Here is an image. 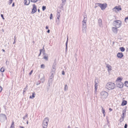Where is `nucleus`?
I'll return each mask as SVG.
<instances>
[{
	"label": "nucleus",
	"instance_id": "1",
	"mask_svg": "<svg viewBox=\"0 0 128 128\" xmlns=\"http://www.w3.org/2000/svg\"><path fill=\"white\" fill-rule=\"evenodd\" d=\"M123 78L122 77H118L116 81V86L120 88H122L124 86V84L122 82Z\"/></svg>",
	"mask_w": 128,
	"mask_h": 128
},
{
	"label": "nucleus",
	"instance_id": "2",
	"mask_svg": "<svg viewBox=\"0 0 128 128\" xmlns=\"http://www.w3.org/2000/svg\"><path fill=\"white\" fill-rule=\"evenodd\" d=\"M115 87L114 83L111 82L108 83L106 85V88L109 90L113 89Z\"/></svg>",
	"mask_w": 128,
	"mask_h": 128
},
{
	"label": "nucleus",
	"instance_id": "3",
	"mask_svg": "<svg viewBox=\"0 0 128 128\" xmlns=\"http://www.w3.org/2000/svg\"><path fill=\"white\" fill-rule=\"evenodd\" d=\"M114 23L116 27L119 28L121 26L122 22L120 20H116L114 21Z\"/></svg>",
	"mask_w": 128,
	"mask_h": 128
},
{
	"label": "nucleus",
	"instance_id": "4",
	"mask_svg": "<svg viewBox=\"0 0 128 128\" xmlns=\"http://www.w3.org/2000/svg\"><path fill=\"white\" fill-rule=\"evenodd\" d=\"M49 122V119L48 118H45L44 120L43 123V128H46L48 125V122Z\"/></svg>",
	"mask_w": 128,
	"mask_h": 128
},
{
	"label": "nucleus",
	"instance_id": "5",
	"mask_svg": "<svg viewBox=\"0 0 128 128\" xmlns=\"http://www.w3.org/2000/svg\"><path fill=\"white\" fill-rule=\"evenodd\" d=\"M97 4L100 6L102 10H104L107 7V4L106 3L101 4L99 3H98Z\"/></svg>",
	"mask_w": 128,
	"mask_h": 128
},
{
	"label": "nucleus",
	"instance_id": "6",
	"mask_svg": "<svg viewBox=\"0 0 128 128\" xmlns=\"http://www.w3.org/2000/svg\"><path fill=\"white\" fill-rule=\"evenodd\" d=\"M108 94V92L105 91H102L101 93V97L103 98H107Z\"/></svg>",
	"mask_w": 128,
	"mask_h": 128
},
{
	"label": "nucleus",
	"instance_id": "7",
	"mask_svg": "<svg viewBox=\"0 0 128 128\" xmlns=\"http://www.w3.org/2000/svg\"><path fill=\"white\" fill-rule=\"evenodd\" d=\"M37 11L36 6L35 4L33 5V8L31 13L33 14L36 12Z\"/></svg>",
	"mask_w": 128,
	"mask_h": 128
},
{
	"label": "nucleus",
	"instance_id": "8",
	"mask_svg": "<svg viewBox=\"0 0 128 128\" xmlns=\"http://www.w3.org/2000/svg\"><path fill=\"white\" fill-rule=\"evenodd\" d=\"M113 9L114 11L116 12L121 10H122V8L120 6H116Z\"/></svg>",
	"mask_w": 128,
	"mask_h": 128
},
{
	"label": "nucleus",
	"instance_id": "9",
	"mask_svg": "<svg viewBox=\"0 0 128 128\" xmlns=\"http://www.w3.org/2000/svg\"><path fill=\"white\" fill-rule=\"evenodd\" d=\"M124 56L122 52H118L117 54V57L119 58H122Z\"/></svg>",
	"mask_w": 128,
	"mask_h": 128
},
{
	"label": "nucleus",
	"instance_id": "10",
	"mask_svg": "<svg viewBox=\"0 0 128 128\" xmlns=\"http://www.w3.org/2000/svg\"><path fill=\"white\" fill-rule=\"evenodd\" d=\"M112 31L114 32L117 33L118 32V29L116 28L113 27L112 29Z\"/></svg>",
	"mask_w": 128,
	"mask_h": 128
},
{
	"label": "nucleus",
	"instance_id": "11",
	"mask_svg": "<svg viewBox=\"0 0 128 128\" xmlns=\"http://www.w3.org/2000/svg\"><path fill=\"white\" fill-rule=\"evenodd\" d=\"M106 67L108 68V72H109L112 70V67L110 66L108 64L107 65Z\"/></svg>",
	"mask_w": 128,
	"mask_h": 128
},
{
	"label": "nucleus",
	"instance_id": "12",
	"mask_svg": "<svg viewBox=\"0 0 128 128\" xmlns=\"http://www.w3.org/2000/svg\"><path fill=\"white\" fill-rule=\"evenodd\" d=\"M127 103V102L125 100H123L121 104V105L122 106H124L126 105Z\"/></svg>",
	"mask_w": 128,
	"mask_h": 128
},
{
	"label": "nucleus",
	"instance_id": "13",
	"mask_svg": "<svg viewBox=\"0 0 128 128\" xmlns=\"http://www.w3.org/2000/svg\"><path fill=\"white\" fill-rule=\"evenodd\" d=\"M24 3L25 4L28 5L30 3V0H24Z\"/></svg>",
	"mask_w": 128,
	"mask_h": 128
},
{
	"label": "nucleus",
	"instance_id": "14",
	"mask_svg": "<svg viewBox=\"0 0 128 128\" xmlns=\"http://www.w3.org/2000/svg\"><path fill=\"white\" fill-rule=\"evenodd\" d=\"M35 92H34L32 93V96H30V98H32L35 97Z\"/></svg>",
	"mask_w": 128,
	"mask_h": 128
},
{
	"label": "nucleus",
	"instance_id": "15",
	"mask_svg": "<svg viewBox=\"0 0 128 128\" xmlns=\"http://www.w3.org/2000/svg\"><path fill=\"white\" fill-rule=\"evenodd\" d=\"M120 51L122 52H124L125 50V48L123 47H120Z\"/></svg>",
	"mask_w": 128,
	"mask_h": 128
},
{
	"label": "nucleus",
	"instance_id": "16",
	"mask_svg": "<svg viewBox=\"0 0 128 128\" xmlns=\"http://www.w3.org/2000/svg\"><path fill=\"white\" fill-rule=\"evenodd\" d=\"M125 86L127 87H128V81H126L124 83Z\"/></svg>",
	"mask_w": 128,
	"mask_h": 128
},
{
	"label": "nucleus",
	"instance_id": "17",
	"mask_svg": "<svg viewBox=\"0 0 128 128\" xmlns=\"http://www.w3.org/2000/svg\"><path fill=\"white\" fill-rule=\"evenodd\" d=\"M14 122L13 121L11 125L10 126V128H14Z\"/></svg>",
	"mask_w": 128,
	"mask_h": 128
},
{
	"label": "nucleus",
	"instance_id": "18",
	"mask_svg": "<svg viewBox=\"0 0 128 128\" xmlns=\"http://www.w3.org/2000/svg\"><path fill=\"white\" fill-rule=\"evenodd\" d=\"M102 111L103 113V114L104 116L105 115V110L103 108H102Z\"/></svg>",
	"mask_w": 128,
	"mask_h": 128
},
{
	"label": "nucleus",
	"instance_id": "19",
	"mask_svg": "<svg viewBox=\"0 0 128 128\" xmlns=\"http://www.w3.org/2000/svg\"><path fill=\"white\" fill-rule=\"evenodd\" d=\"M124 117H122L120 119V122H122L124 120Z\"/></svg>",
	"mask_w": 128,
	"mask_h": 128
},
{
	"label": "nucleus",
	"instance_id": "20",
	"mask_svg": "<svg viewBox=\"0 0 128 128\" xmlns=\"http://www.w3.org/2000/svg\"><path fill=\"white\" fill-rule=\"evenodd\" d=\"M4 69L3 67H2L1 68L0 70V71L1 72H4Z\"/></svg>",
	"mask_w": 128,
	"mask_h": 128
},
{
	"label": "nucleus",
	"instance_id": "21",
	"mask_svg": "<svg viewBox=\"0 0 128 128\" xmlns=\"http://www.w3.org/2000/svg\"><path fill=\"white\" fill-rule=\"evenodd\" d=\"M46 9V6H43L42 7V10L44 11Z\"/></svg>",
	"mask_w": 128,
	"mask_h": 128
},
{
	"label": "nucleus",
	"instance_id": "22",
	"mask_svg": "<svg viewBox=\"0 0 128 128\" xmlns=\"http://www.w3.org/2000/svg\"><path fill=\"white\" fill-rule=\"evenodd\" d=\"M38 1V0H30L31 2H36Z\"/></svg>",
	"mask_w": 128,
	"mask_h": 128
},
{
	"label": "nucleus",
	"instance_id": "23",
	"mask_svg": "<svg viewBox=\"0 0 128 128\" xmlns=\"http://www.w3.org/2000/svg\"><path fill=\"white\" fill-rule=\"evenodd\" d=\"M44 58L46 60H48V56H44Z\"/></svg>",
	"mask_w": 128,
	"mask_h": 128
},
{
	"label": "nucleus",
	"instance_id": "24",
	"mask_svg": "<svg viewBox=\"0 0 128 128\" xmlns=\"http://www.w3.org/2000/svg\"><path fill=\"white\" fill-rule=\"evenodd\" d=\"M40 66L41 68H44L45 67V66L44 64H42Z\"/></svg>",
	"mask_w": 128,
	"mask_h": 128
},
{
	"label": "nucleus",
	"instance_id": "25",
	"mask_svg": "<svg viewBox=\"0 0 128 128\" xmlns=\"http://www.w3.org/2000/svg\"><path fill=\"white\" fill-rule=\"evenodd\" d=\"M85 18H86L85 17H84V20L83 21V22L84 23V24H86V20H85Z\"/></svg>",
	"mask_w": 128,
	"mask_h": 128
},
{
	"label": "nucleus",
	"instance_id": "26",
	"mask_svg": "<svg viewBox=\"0 0 128 128\" xmlns=\"http://www.w3.org/2000/svg\"><path fill=\"white\" fill-rule=\"evenodd\" d=\"M58 16L57 17V19L58 20H59V18L60 17V14H58Z\"/></svg>",
	"mask_w": 128,
	"mask_h": 128
},
{
	"label": "nucleus",
	"instance_id": "27",
	"mask_svg": "<svg viewBox=\"0 0 128 128\" xmlns=\"http://www.w3.org/2000/svg\"><path fill=\"white\" fill-rule=\"evenodd\" d=\"M95 88L96 90L98 86L97 85V83H96L95 85Z\"/></svg>",
	"mask_w": 128,
	"mask_h": 128
},
{
	"label": "nucleus",
	"instance_id": "28",
	"mask_svg": "<svg viewBox=\"0 0 128 128\" xmlns=\"http://www.w3.org/2000/svg\"><path fill=\"white\" fill-rule=\"evenodd\" d=\"M127 20H128V16L125 19L124 21L126 22H127Z\"/></svg>",
	"mask_w": 128,
	"mask_h": 128
},
{
	"label": "nucleus",
	"instance_id": "29",
	"mask_svg": "<svg viewBox=\"0 0 128 128\" xmlns=\"http://www.w3.org/2000/svg\"><path fill=\"white\" fill-rule=\"evenodd\" d=\"M98 22L99 23H101L102 22V20L101 19H99V20H98Z\"/></svg>",
	"mask_w": 128,
	"mask_h": 128
},
{
	"label": "nucleus",
	"instance_id": "30",
	"mask_svg": "<svg viewBox=\"0 0 128 128\" xmlns=\"http://www.w3.org/2000/svg\"><path fill=\"white\" fill-rule=\"evenodd\" d=\"M13 0H9V4H10L12 3Z\"/></svg>",
	"mask_w": 128,
	"mask_h": 128
},
{
	"label": "nucleus",
	"instance_id": "31",
	"mask_svg": "<svg viewBox=\"0 0 128 128\" xmlns=\"http://www.w3.org/2000/svg\"><path fill=\"white\" fill-rule=\"evenodd\" d=\"M42 49H40V53L38 55V56H40L41 54V52H42Z\"/></svg>",
	"mask_w": 128,
	"mask_h": 128
},
{
	"label": "nucleus",
	"instance_id": "32",
	"mask_svg": "<svg viewBox=\"0 0 128 128\" xmlns=\"http://www.w3.org/2000/svg\"><path fill=\"white\" fill-rule=\"evenodd\" d=\"M52 18V14H51L50 15V19H51Z\"/></svg>",
	"mask_w": 128,
	"mask_h": 128
},
{
	"label": "nucleus",
	"instance_id": "33",
	"mask_svg": "<svg viewBox=\"0 0 128 128\" xmlns=\"http://www.w3.org/2000/svg\"><path fill=\"white\" fill-rule=\"evenodd\" d=\"M33 70H32L31 72L29 73V74L30 75L32 74V72H33Z\"/></svg>",
	"mask_w": 128,
	"mask_h": 128
},
{
	"label": "nucleus",
	"instance_id": "34",
	"mask_svg": "<svg viewBox=\"0 0 128 128\" xmlns=\"http://www.w3.org/2000/svg\"><path fill=\"white\" fill-rule=\"evenodd\" d=\"M55 67H56V66L55 65H53V66H52L53 68L55 70H56Z\"/></svg>",
	"mask_w": 128,
	"mask_h": 128
},
{
	"label": "nucleus",
	"instance_id": "35",
	"mask_svg": "<svg viewBox=\"0 0 128 128\" xmlns=\"http://www.w3.org/2000/svg\"><path fill=\"white\" fill-rule=\"evenodd\" d=\"M127 125L126 124L124 126V128H127Z\"/></svg>",
	"mask_w": 128,
	"mask_h": 128
},
{
	"label": "nucleus",
	"instance_id": "36",
	"mask_svg": "<svg viewBox=\"0 0 128 128\" xmlns=\"http://www.w3.org/2000/svg\"><path fill=\"white\" fill-rule=\"evenodd\" d=\"M2 90V88L1 86H0V92H1Z\"/></svg>",
	"mask_w": 128,
	"mask_h": 128
},
{
	"label": "nucleus",
	"instance_id": "37",
	"mask_svg": "<svg viewBox=\"0 0 128 128\" xmlns=\"http://www.w3.org/2000/svg\"><path fill=\"white\" fill-rule=\"evenodd\" d=\"M124 113L123 112L122 114V117H124Z\"/></svg>",
	"mask_w": 128,
	"mask_h": 128
},
{
	"label": "nucleus",
	"instance_id": "38",
	"mask_svg": "<svg viewBox=\"0 0 128 128\" xmlns=\"http://www.w3.org/2000/svg\"><path fill=\"white\" fill-rule=\"evenodd\" d=\"M62 74L63 75H64L65 74L64 72V71H63L62 72Z\"/></svg>",
	"mask_w": 128,
	"mask_h": 128
},
{
	"label": "nucleus",
	"instance_id": "39",
	"mask_svg": "<svg viewBox=\"0 0 128 128\" xmlns=\"http://www.w3.org/2000/svg\"><path fill=\"white\" fill-rule=\"evenodd\" d=\"M3 118V116L2 115H0V119H2Z\"/></svg>",
	"mask_w": 128,
	"mask_h": 128
},
{
	"label": "nucleus",
	"instance_id": "40",
	"mask_svg": "<svg viewBox=\"0 0 128 128\" xmlns=\"http://www.w3.org/2000/svg\"><path fill=\"white\" fill-rule=\"evenodd\" d=\"M1 17L2 18H3V19H4V18L3 17V14H1Z\"/></svg>",
	"mask_w": 128,
	"mask_h": 128
},
{
	"label": "nucleus",
	"instance_id": "41",
	"mask_svg": "<svg viewBox=\"0 0 128 128\" xmlns=\"http://www.w3.org/2000/svg\"><path fill=\"white\" fill-rule=\"evenodd\" d=\"M109 110L110 111H112V109H111V108H110L109 109Z\"/></svg>",
	"mask_w": 128,
	"mask_h": 128
},
{
	"label": "nucleus",
	"instance_id": "42",
	"mask_svg": "<svg viewBox=\"0 0 128 128\" xmlns=\"http://www.w3.org/2000/svg\"><path fill=\"white\" fill-rule=\"evenodd\" d=\"M48 26H46V29H48Z\"/></svg>",
	"mask_w": 128,
	"mask_h": 128
},
{
	"label": "nucleus",
	"instance_id": "43",
	"mask_svg": "<svg viewBox=\"0 0 128 128\" xmlns=\"http://www.w3.org/2000/svg\"><path fill=\"white\" fill-rule=\"evenodd\" d=\"M50 32V30H48L47 32L49 33Z\"/></svg>",
	"mask_w": 128,
	"mask_h": 128
},
{
	"label": "nucleus",
	"instance_id": "44",
	"mask_svg": "<svg viewBox=\"0 0 128 128\" xmlns=\"http://www.w3.org/2000/svg\"><path fill=\"white\" fill-rule=\"evenodd\" d=\"M20 128H24V127L22 126H20Z\"/></svg>",
	"mask_w": 128,
	"mask_h": 128
},
{
	"label": "nucleus",
	"instance_id": "45",
	"mask_svg": "<svg viewBox=\"0 0 128 128\" xmlns=\"http://www.w3.org/2000/svg\"><path fill=\"white\" fill-rule=\"evenodd\" d=\"M14 3L12 4V6H14Z\"/></svg>",
	"mask_w": 128,
	"mask_h": 128
},
{
	"label": "nucleus",
	"instance_id": "46",
	"mask_svg": "<svg viewBox=\"0 0 128 128\" xmlns=\"http://www.w3.org/2000/svg\"><path fill=\"white\" fill-rule=\"evenodd\" d=\"M2 50L4 52H5V50L4 49H2Z\"/></svg>",
	"mask_w": 128,
	"mask_h": 128
},
{
	"label": "nucleus",
	"instance_id": "47",
	"mask_svg": "<svg viewBox=\"0 0 128 128\" xmlns=\"http://www.w3.org/2000/svg\"><path fill=\"white\" fill-rule=\"evenodd\" d=\"M67 86V85H66L65 86V88H66V87Z\"/></svg>",
	"mask_w": 128,
	"mask_h": 128
},
{
	"label": "nucleus",
	"instance_id": "48",
	"mask_svg": "<svg viewBox=\"0 0 128 128\" xmlns=\"http://www.w3.org/2000/svg\"><path fill=\"white\" fill-rule=\"evenodd\" d=\"M38 12H40V10L39 9L38 10Z\"/></svg>",
	"mask_w": 128,
	"mask_h": 128
},
{
	"label": "nucleus",
	"instance_id": "49",
	"mask_svg": "<svg viewBox=\"0 0 128 128\" xmlns=\"http://www.w3.org/2000/svg\"><path fill=\"white\" fill-rule=\"evenodd\" d=\"M68 128H70V126H68Z\"/></svg>",
	"mask_w": 128,
	"mask_h": 128
},
{
	"label": "nucleus",
	"instance_id": "50",
	"mask_svg": "<svg viewBox=\"0 0 128 128\" xmlns=\"http://www.w3.org/2000/svg\"><path fill=\"white\" fill-rule=\"evenodd\" d=\"M1 112V111L0 110V112Z\"/></svg>",
	"mask_w": 128,
	"mask_h": 128
}]
</instances>
